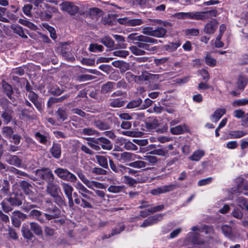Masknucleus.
<instances>
[{
  "instance_id": "7",
  "label": "nucleus",
  "mask_w": 248,
  "mask_h": 248,
  "mask_svg": "<svg viewBox=\"0 0 248 248\" xmlns=\"http://www.w3.org/2000/svg\"><path fill=\"white\" fill-rule=\"evenodd\" d=\"M54 173L64 181L71 183H75L77 181L76 176L66 169L58 168L55 170Z\"/></svg>"
},
{
  "instance_id": "56",
  "label": "nucleus",
  "mask_w": 248,
  "mask_h": 248,
  "mask_svg": "<svg viewBox=\"0 0 248 248\" xmlns=\"http://www.w3.org/2000/svg\"><path fill=\"white\" fill-rule=\"evenodd\" d=\"M246 134V133L243 131H234L229 133V135L232 139L240 138Z\"/></svg>"
},
{
  "instance_id": "53",
  "label": "nucleus",
  "mask_w": 248,
  "mask_h": 248,
  "mask_svg": "<svg viewBox=\"0 0 248 248\" xmlns=\"http://www.w3.org/2000/svg\"><path fill=\"white\" fill-rule=\"evenodd\" d=\"M49 92L54 95H60L63 92V90L57 85H54L49 89Z\"/></svg>"
},
{
  "instance_id": "39",
  "label": "nucleus",
  "mask_w": 248,
  "mask_h": 248,
  "mask_svg": "<svg viewBox=\"0 0 248 248\" xmlns=\"http://www.w3.org/2000/svg\"><path fill=\"white\" fill-rule=\"evenodd\" d=\"M204 154L205 153L204 151L198 150L195 151L192 155L189 156V159L192 161H198L204 155Z\"/></svg>"
},
{
  "instance_id": "23",
  "label": "nucleus",
  "mask_w": 248,
  "mask_h": 248,
  "mask_svg": "<svg viewBox=\"0 0 248 248\" xmlns=\"http://www.w3.org/2000/svg\"><path fill=\"white\" fill-rule=\"evenodd\" d=\"M94 125L99 130L103 131L110 129V126L108 124L101 120H97L94 121Z\"/></svg>"
},
{
  "instance_id": "13",
  "label": "nucleus",
  "mask_w": 248,
  "mask_h": 248,
  "mask_svg": "<svg viewBox=\"0 0 248 248\" xmlns=\"http://www.w3.org/2000/svg\"><path fill=\"white\" fill-rule=\"evenodd\" d=\"M61 10L69 13L71 15H75L79 10L78 7L71 1H64L60 4Z\"/></svg>"
},
{
  "instance_id": "38",
  "label": "nucleus",
  "mask_w": 248,
  "mask_h": 248,
  "mask_svg": "<svg viewBox=\"0 0 248 248\" xmlns=\"http://www.w3.org/2000/svg\"><path fill=\"white\" fill-rule=\"evenodd\" d=\"M166 33V30L163 27H158L153 29L152 36L155 37L161 38L164 36Z\"/></svg>"
},
{
  "instance_id": "8",
  "label": "nucleus",
  "mask_w": 248,
  "mask_h": 248,
  "mask_svg": "<svg viewBox=\"0 0 248 248\" xmlns=\"http://www.w3.org/2000/svg\"><path fill=\"white\" fill-rule=\"evenodd\" d=\"M2 111L1 112V117L4 124H8L13 120L14 111L13 108L6 104H2Z\"/></svg>"
},
{
  "instance_id": "25",
  "label": "nucleus",
  "mask_w": 248,
  "mask_h": 248,
  "mask_svg": "<svg viewBox=\"0 0 248 248\" xmlns=\"http://www.w3.org/2000/svg\"><path fill=\"white\" fill-rule=\"evenodd\" d=\"M147 128L149 130L155 129L158 126V121L154 117L148 118L145 122Z\"/></svg>"
},
{
  "instance_id": "6",
  "label": "nucleus",
  "mask_w": 248,
  "mask_h": 248,
  "mask_svg": "<svg viewBox=\"0 0 248 248\" xmlns=\"http://www.w3.org/2000/svg\"><path fill=\"white\" fill-rule=\"evenodd\" d=\"M35 174L39 179L46 182V184L54 181V175L51 170L48 168L37 169L35 171Z\"/></svg>"
},
{
  "instance_id": "12",
  "label": "nucleus",
  "mask_w": 248,
  "mask_h": 248,
  "mask_svg": "<svg viewBox=\"0 0 248 248\" xmlns=\"http://www.w3.org/2000/svg\"><path fill=\"white\" fill-rule=\"evenodd\" d=\"M24 199L25 197L22 193L16 192L11 194L9 198H6V200L11 206H19L22 205Z\"/></svg>"
},
{
  "instance_id": "61",
  "label": "nucleus",
  "mask_w": 248,
  "mask_h": 248,
  "mask_svg": "<svg viewBox=\"0 0 248 248\" xmlns=\"http://www.w3.org/2000/svg\"><path fill=\"white\" fill-rule=\"evenodd\" d=\"M248 104V98H243L235 100L232 105L234 107L246 105Z\"/></svg>"
},
{
  "instance_id": "16",
  "label": "nucleus",
  "mask_w": 248,
  "mask_h": 248,
  "mask_svg": "<svg viewBox=\"0 0 248 248\" xmlns=\"http://www.w3.org/2000/svg\"><path fill=\"white\" fill-rule=\"evenodd\" d=\"M218 22L216 19H212L207 23L203 28V31L207 34H213L216 31Z\"/></svg>"
},
{
  "instance_id": "2",
  "label": "nucleus",
  "mask_w": 248,
  "mask_h": 248,
  "mask_svg": "<svg viewBox=\"0 0 248 248\" xmlns=\"http://www.w3.org/2000/svg\"><path fill=\"white\" fill-rule=\"evenodd\" d=\"M43 6L46 8L44 10L43 6H39L35 11H33L32 14L34 17L37 19H40L42 21H49L52 17L53 13H57L59 10L57 8L52 6L48 4L44 3Z\"/></svg>"
},
{
  "instance_id": "35",
  "label": "nucleus",
  "mask_w": 248,
  "mask_h": 248,
  "mask_svg": "<svg viewBox=\"0 0 248 248\" xmlns=\"http://www.w3.org/2000/svg\"><path fill=\"white\" fill-rule=\"evenodd\" d=\"M114 38L119 42L116 46L117 48H125L126 47V44L124 43L125 41L124 38L121 35L115 34L113 35Z\"/></svg>"
},
{
  "instance_id": "62",
  "label": "nucleus",
  "mask_w": 248,
  "mask_h": 248,
  "mask_svg": "<svg viewBox=\"0 0 248 248\" xmlns=\"http://www.w3.org/2000/svg\"><path fill=\"white\" fill-rule=\"evenodd\" d=\"M180 45L179 43H170L165 46L166 49L170 51L175 50Z\"/></svg>"
},
{
  "instance_id": "36",
  "label": "nucleus",
  "mask_w": 248,
  "mask_h": 248,
  "mask_svg": "<svg viewBox=\"0 0 248 248\" xmlns=\"http://www.w3.org/2000/svg\"><path fill=\"white\" fill-rule=\"evenodd\" d=\"M206 11L204 12H193V19L205 20L208 19Z\"/></svg>"
},
{
  "instance_id": "20",
  "label": "nucleus",
  "mask_w": 248,
  "mask_h": 248,
  "mask_svg": "<svg viewBox=\"0 0 248 248\" xmlns=\"http://www.w3.org/2000/svg\"><path fill=\"white\" fill-rule=\"evenodd\" d=\"M50 153L56 159H59L61 155V145L57 143H53L50 149Z\"/></svg>"
},
{
  "instance_id": "22",
  "label": "nucleus",
  "mask_w": 248,
  "mask_h": 248,
  "mask_svg": "<svg viewBox=\"0 0 248 248\" xmlns=\"http://www.w3.org/2000/svg\"><path fill=\"white\" fill-rule=\"evenodd\" d=\"M34 137L40 143L45 145H46L48 140H49V137L48 134L43 135L39 132H37L34 134Z\"/></svg>"
},
{
  "instance_id": "47",
  "label": "nucleus",
  "mask_w": 248,
  "mask_h": 248,
  "mask_svg": "<svg viewBox=\"0 0 248 248\" xmlns=\"http://www.w3.org/2000/svg\"><path fill=\"white\" fill-rule=\"evenodd\" d=\"M75 172L77 174L82 182L86 185V186L88 184H90V180L87 179L83 171L80 169H78L76 170H75Z\"/></svg>"
},
{
  "instance_id": "15",
  "label": "nucleus",
  "mask_w": 248,
  "mask_h": 248,
  "mask_svg": "<svg viewBox=\"0 0 248 248\" xmlns=\"http://www.w3.org/2000/svg\"><path fill=\"white\" fill-rule=\"evenodd\" d=\"M26 217L25 214L19 211H14L11 216V221L12 224L15 227L18 228L21 225V220H24Z\"/></svg>"
},
{
  "instance_id": "14",
  "label": "nucleus",
  "mask_w": 248,
  "mask_h": 248,
  "mask_svg": "<svg viewBox=\"0 0 248 248\" xmlns=\"http://www.w3.org/2000/svg\"><path fill=\"white\" fill-rule=\"evenodd\" d=\"M164 214H158L154 216L148 217L140 225L141 228H145L157 223L161 220L164 217Z\"/></svg>"
},
{
  "instance_id": "51",
  "label": "nucleus",
  "mask_w": 248,
  "mask_h": 248,
  "mask_svg": "<svg viewBox=\"0 0 248 248\" xmlns=\"http://www.w3.org/2000/svg\"><path fill=\"white\" fill-rule=\"evenodd\" d=\"M205 62L208 65L214 67L216 65L217 61L209 53H207L205 57Z\"/></svg>"
},
{
  "instance_id": "21",
  "label": "nucleus",
  "mask_w": 248,
  "mask_h": 248,
  "mask_svg": "<svg viewBox=\"0 0 248 248\" xmlns=\"http://www.w3.org/2000/svg\"><path fill=\"white\" fill-rule=\"evenodd\" d=\"M30 216L33 219L38 220L40 223H43L46 222L43 213L38 210L33 209L30 213Z\"/></svg>"
},
{
  "instance_id": "18",
  "label": "nucleus",
  "mask_w": 248,
  "mask_h": 248,
  "mask_svg": "<svg viewBox=\"0 0 248 248\" xmlns=\"http://www.w3.org/2000/svg\"><path fill=\"white\" fill-rule=\"evenodd\" d=\"M60 188L58 185L52 181L46 184V191L50 196H55V195L59 193Z\"/></svg>"
},
{
  "instance_id": "32",
  "label": "nucleus",
  "mask_w": 248,
  "mask_h": 248,
  "mask_svg": "<svg viewBox=\"0 0 248 248\" xmlns=\"http://www.w3.org/2000/svg\"><path fill=\"white\" fill-rule=\"evenodd\" d=\"M11 28L15 33L18 34L22 38L24 39L28 38V36L25 34L24 31L21 26L17 25H14L11 26Z\"/></svg>"
},
{
  "instance_id": "49",
  "label": "nucleus",
  "mask_w": 248,
  "mask_h": 248,
  "mask_svg": "<svg viewBox=\"0 0 248 248\" xmlns=\"http://www.w3.org/2000/svg\"><path fill=\"white\" fill-rule=\"evenodd\" d=\"M142 100L140 98H138L130 101L126 105L127 108H134L139 107L142 103Z\"/></svg>"
},
{
  "instance_id": "3",
  "label": "nucleus",
  "mask_w": 248,
  "mask_h": 248,
  "mask_svg": "<svg viewBox=\"0 0 248 248\" xmlns=\"http://www.w3.org/2000/svg\"><path fill=\"white\" fill-rule=\"evenodd\" d=\"M86 139L88 141H91L88 142V144L95 151H99L101 148L105 150H110L112 149V143L105 137H101L96 139L87 138Z\"/></svg>"
},
{
  "instance_id": "33",
  "label": "nucleus",
  "mask_w": 248,
  "mask_h": 248,
  "mask_svg": "<svg viewBox=\"0 0 248 248\" xmlns=\"http://www.w3.org/2000/svg\"><path fill=\"white\" fill-rule=\"evenodd\" d=\"M189 237H191L192 242L195 244L200 245L204 243L203 240L200 238V235L197 232H189L188 233Z\"/></svg>"
},
{
  "instance_id": "4",
  "label": "nucleus",
  "mask_w": 248,
  "mask_h": 248,
  "mask_svg": "<svg viewBox=\"0 0 248 248\" xmlns=\"http://www.w3.org/2000/svg\"><path fill=\"white\" fill-rule=\"evenodd\" d=\"M32 232L36 235L40 236L43 234L41 226L36 222L30 223V228L27 225H23L21 228V232L24 238L28 240H32L34 235Z\"/></svg>"
},
{
  "instance_id": "57",
  "label": "nucleus",
  "mask_w": 248,
  "mask_h": 248,
  "mask_svg": "<svg viewBox=\"0 0 248 248\" xmlns=\"http://www.w3.org/2000/svg\"><path fill=\"white\" fill-rule=\"evenodd\" d=\"M134 155L132 153L129 152H124L122 153V160L121 162H125L131 160Z\"/></svg>"
},
{
  "instance_id": "1",
  "label": "nucleus",
  "mask_w": 248,
  "mask_h": 248,
  "mask_svg": "<svg viewBox=\"0 0 248 248\" xmlns=\"http://www.w3.org/2000/svg\"><path fill=\"white\" fill-rule=\"evenodd\" d=\"M128 38L133 41L135 46L130 47L131 52L135 55H144L146 52L144 50L153 52L157 49L156 46H152L153 44H156L158 41L153 38L143 35H139L137 33H130Z\"/></svg>"
},
{
  "instance_id": "5",
  "label": "nucleus",
  "mask_w": 248,
  "mask_h": 248,
  "mask_svg": "<svg viewBox=\"0 0 248 248\" xmlns=\"http://www.w3.org/2000/svg\"><path fill=\"white\" fill-rule=\"evenodd\" d=\"M33 184L25 180L21 181L19 183V186L29 200L32 202H35L37 198L36 193L33 191L34 189Z\"/></svg>"
},
{
  "instance_id": "46",
  "label": "nucleus",
  "mask_w": 248,
  "mask_h": 248,
  "mask_svg": "<svg viewBox=\"0 0 248 248\" xmlns=\"http://www.w3.org/2000/svg\"><path fill=\"white\" fill-rule=\"evenodd\" d=\"M76 188L78 190V193H87L88 194H92L93 192L89 190L84 186L80 182H78L75 186Z\"/></svg>"
},
{
  "instance_id": "29",
  "label": "nucleus",
  "mask_w": 248,
  "mask_h": 248,
  "mask_svg": "<svg viewBox=\"0 0 248 248\" xmlns=\"http://www.w3.org/2000/svg\"><path fill=\"white\" fill-rule=\"evenodd\" d=\"M248 78L244 75H240L239 76L237 81V86L238 89L243 90L246 86L248 83Z\"/></svg>"
},
{
  "instance_id": "30",
  "label": "nucleus",
  "mask_w": 248,
  "mask_h": 248,
  "mask_svg": "<svg viewBox=\"0 0 248 248\" xmlns=\"http://www.w3.org/2000/svg\"><path fill=\"white\" fill-rule=\"evenodd\" d=\"M226 109L224 108H218L212 115V120L215 122H217L222 116L225 113Z\"/></svg>"
},
{
  "instance_id": "60",
  "label": "nucleus",
  "mask_w": 248,
  "mask_h": 248,
  "mask_svg": "<svg viewBox=\"0 0 248 248\" xmlns=\"http://www.w3.org/2000/svg\"><path fill=\"white\" fill-rule=\"evenodd\" d=\"M236 200L238 205L242 208H244L248 203V200L244 197H239Z\"/></svg>"
},
{
  "instance_id": "34",
  "label": "nucleus",
  "mask_w": 248,
  "mask_h": 248,
  "mask_svg": "<svg viewBox=\"0 0 248 248\" xmlns=\"http://www.w3.org/2000/svg\"><path fill=\"white\" fill-rule=\"evenodd\" d=\"M143 159L145 160L144 161L145 163H146V166L149 165H155L158 161V159L156 156L150 155L144 156Z\"/></svg>"
},
{
  "instance_id": "58",
  "label": "nucleus",
  "mask_w": 248,
  "mask_h": 248,
  "mask_svg": "<svg viewBox=\"0 0 248 248\" xmlns=\"http://www.w3.org/2000/svg\"><path fill=\"white\" fill-rule=\"evenodd\" d=\"M103 48V46L101 45L97 44H92L90 45L89 50L91 52L102 51Z\"/></svg>"
},
{
  "instance_id": "64",
  "label": "nucleus",
  "mask_w": 248,
  "mask_h": 248,
  "mask_svg": "<svg viewBox=\"0 0 248 248\" xmlns=\"http://www.w3.org/2000/svg\"><path fill=\"white\" fill-rule=\"evenodd\" d=\"M124 148L128 150H136L138 149V147L135 144L131 141H126V140H124Z\"/></svg>"
},
{
  "instance_id": "31",
  "label": "nucleus",
  "mask_w": 248,
  "mask_h": 248,
  "mask_svg": "<svg viewBox=\"0 0 248 248\" xmlns=\"http://www.w3.org/2000/svg\"><path fill=\"white\" fill-rule=\"evenodd\" d=\"M80 134L86 136H99L100 135V132L92 127H86L82 129L80 131Z\"/></svg>"
},
{
  "instance_id": "37",
  "label": "nucleus",
  "mask_w": 248,
  "mask_h": 248,
  "mask_svg": "<svg viewBox=\"0 0 248 248\" xmlns=\"http://www.w3.org/2000/svg\"><path fill=\"white\" fill-rule=\"evenodd\" d=\"M114 82L108 81L102 86L101 92L103 93H109L114 88Z\"/></svg>"
},
{
  "instance_id": "59",
  "label": "nucleus",
  "mask_w": 248,
  "mask_h": 248,
  "mask_svg": "<svg viewBox=\"0 0 248 248\" xmlns=\"http://www.w3.org/2000/svg\"><path fill=\"white\" fill-rule=\"evenodd\" d=\"M90 201L87 199H80V203L78 205L83 208H92L93 205Z\"/></svg>"
},
{
  "instance_id": "26",
  "label": "nucleus",
  "mask_w": 248,
  "mask_h": 248,
  "mask_svg": "<svg viewBox=\"0 0 248 248\" xmlns=\"http://www.w3.org/2000/svg\"><path fill=\"white\" fill-rule=\"evenodd\" d=\"M100 42L109 48L110 49H113L115 46L114 41L110 37L108 36H104L100 39Z\"/></svg>"
},
{
  "instance_id": "54",
  "label": "nucleus",
  "mask_w": 248,
  "mask_h": 248,
  "mask_svg": "<svg viewBox=\"0 0 248 248\" xmlns=\"http://www.w3.org/2000/svg\"><path fill=\"white\" fill-rule=\"evenodd\" d=\"M125 229V226L123 224H120L118 225L117 228H115L112 229L111 233L109 235L108 237L114 236L115 235L120 233L121 232L124 231Z\"/></svg>"
},
{
  "instance_id": "52",
  "label": "nucleus",
  "mask_w": 248,
  "mask_h": 248,
  "mask_svg": "<svg viewBox=\"0 0 248 248\" xmlns=\"http://www.w3.org/2000/svg\"><path fill=\"white\" fill-rule=\"evenodd\" d=\"M124 186H123L111 185L108 187V190L110 193H118L121 192L124 189Z\"/></svg>"
},
{
  "instance_id": "17",
  "label": "nucleus",
  "mask_w": 248,
  "mask_h": 248,
  "mask_svg": "<svg viewBox=\"0 0 248 248\" xmlns=\"http://www.w3.org/2000/svg\"><path fill=\"white\" fill-rule=\"evenodd\" d=\"M6 162L10 165L20 168L22 166V160L17 155L8 154L6 155Z\"/></svg>"
},
{
  "instance_id": "41",
  "label": "nucleus",
  "mask_w": 248,
  "mask_h": 248,
  "mask_svg": "<svg viewBox=\"0 0 248 248\" xmlns=\"http://www.w3.org/2000/svg\"><path fill=\"white\" fill-rule=\"evenodd\" d=\"M1 132H2L3 136L5 138L9 140V139H11L12 136H13V133H14V131H13V128L11 127L6 126H4L2 128Z\"/></svg>"
},
{
  "instance_id": "11",
  "label": "nucleus",
  "mask_w": 248,
  "mask_h": 248,
  "mask_svg": "<svg viewBox=\"0 0 248 248\" xmlns=\"http://www.w3.org/2000/svg\"><path fill=\"white\" fill-rule=\"evenodd\" d=\"M61 185L62 190L68 199V205L71 208L74 206V200L72 198V192L74 190L73 186L69 183L62 182Z\"/></svg>"
},
{
  "instance_id": "63",
  "label": "nucleus",
  "mask_w": 248,
  "mask_h": 248,
  "mask_svg": "<svg viewBox=\"0 0 248 248\" xmlns=\"http://www.w3.org/2000/svg\"><path fill=\"white\" fill-rule=\"evenodd\" d=\"M7 202H8L6 201L5 199L1 203L2 209L5 213H8L13 210L12 207L9 205Z\"/></svg>"
},
{
  "instance_id": "10",
  "label": "nucleus",
  "mask_w": 248,
  "mask_h": 248,
  "mask_svg": "<svg viewBox=\"0 0 248 248\" xmlns=\"http://www.w3.org/2000/svg\"><path fill=\"white\" fill-rule=\"evenodd\" d=\"M45 211L48 213H44V216L48 220L58 218L60 217L61 211L55 205H52L51 206H46Z\"/></svg>"
},
{
  "instance_id": "19",
  "label": "nucleus",
  "mask_w": 248,
  "mask_h": 248,
  "mask_svg": "<svg viewBox=\"0 0 248 248\" xmlns=\"http://www.w3.org/2000/svg\"><path fill=\"white\" fill-rule=\"evenodd\" d=\"M2 87L4 90V93L6 96L12 102H15L16 98L13 95L14 94V91L12 87L9 84L4 81L2 82Z\"/></svg>"
},
{
  "instance_id": "48",
  "label": "nucleus",
  "mask_w": 248,
  "mask_h": 248,
  "mask_svg": "<svg viewBox=\"0 0 248 248\" xmlns=\"http://www.w3.org/2000/svg\"><path fill=\"white\" fill-rule=\"evenodd\" d=\"M221 230L226 236L230 238L232 237V229L230 226L227 225H224L221 227Z\"/></svg>"
},
{
  "instance_id": "42",
  "label": "nucleus",
  "mask_w": 248,
  "mask_h": 248,
  "mask_svg": "<svg viewBox=\"0 0 248 248\" xmlns=\"http://www.w3.org/2000/svg\"><path fill=\"white\" fill-rule=\"evenodd\" d=\"M95 158L97 160L98 163L102 167L107 169L108 168V163L107 158L103 155H96Z\"/></svg>"
},
{
  "instance_id": "50",
  "label": "nucleus",
  "mask_w": 248,
  "mask_h": 248,
  "mask_svg": "<svg viewBox=\"0 0 248 248\" xmlns=\"http://www.w3.org/2000/svg\"><path fill=\"white\" fill-rule=\"evenodd\" d=\"M128 165L129 167L138 169H140L146 167V163H145L144 161L141 160H138L130 163L128 164Z\"/></svg>"
},
{
  "instance_id": "40",
  "label": "nucleus",
  "mask_w": 248,
  "mask_h": 248,
  "mask_svg": "<svg viewBox=\"0 0 248 248\" xmlns=\"http://www.w3.org/2000/svg\"><path fill=\"white\" fill-rule=\"evenodd\" d=\"M185 125H179L175 127L170 128V132L173 135H179L184 133L186 129Z\"/></svg>"
},
{
  "instance_id": "44",
  "label": "nucleus",
  "mask_w": 248,
  "mask_h": 248,
  "mask_svg": "<svg viewBox=\"0 0 248 248\" xmlns=\"http://www.w3.org/2000/svg\"><path fill=\"white\" fill-rule=\"evenodd\" d=\"M175 16L178 19H193V12H180L176 13Z\"/></svg>"
},
{
  "instance_id": "43",
  "label": "nucleus",
  "mask_w": 248,
  "mask_h": 248,
  "mask_svg": "<svg viewBox=\"0 0 248 248\" xmlns=\"http://www.w3.org/2000/svg\"><path fill=\"white\" fill-rule=\"evenodd\" d=\"M54 198V202L57 204L59 207L63 206H66V204L65 202V199L63 196L57 194L55 195V196H52Z\"/></svg>"
},
{
  "instance_id": "27",
  "label": "nucleus",
  "mask_w": 248,
  "mask_h": 248,
  "mask_svg": "<svg viewBox=\"0 0 248 248\" xmlns=\"http://www.w3.org/2000/svg\"><path fill=\"white\" fill-rule=\"evenodd\" d=\"M125 101L122 98L110 99L108 106L112 108H120L124 106Z\"/></svg>"
},
{
  "instance_id": "28",
  "label": "nucleus",
  "mask_w": 248,
  "mask_h": 248,
  "mask_svg": "<svg viewBox=\"0 0 248 248\" xmlns=\"http://www.w3.org/2000/svg\"><path fill=\"white\" fill-rule=\"evenodd\" d=\"M58 120L64 121L68 118V112L66 108H59L56 112Z\"/></svg>"
},
{
  "instance_id": "9",
  "label": "nucleus",
  "mask_w": 248,
  "mask_h": 248,
  "mask_svg": "<svg viewBox=\"0 0 248 248\" xmlns=\"http://www.w3.org/2000/svg\"><path fill=\"white\" fill-rule=\"evenodd\" d=\"M178 186L176 184H171L169 185L162 186L152 189L150 193L154 196L159 195L172 191L177 188Z\"/></svg>"
},
{
  "instance_id": "24",
  "label": "nucleus",
  "mask_w": 248,
  "mask_h": 248,
  "mask_svg": "<svg viewBox=\"0 0 248 248\" xmlns=\"http://www.w3.org/2000/svg\"><path fill=\"white\" fill-rule=\"evenodd\" d=\"M6 171L17 175V177L19 178H21V176H24L26 177H29V175L27 173L13 167L8 166Z\"/></svg>"
},
{
  "instance_id": "45",
  "label": "nucleus",
  "mask_w": 248,
  "mask_h": 248,
  "mask_svg": "<svg viewBox=\"0 0 248 248\" xmlns=\"http://www.w3.org/2000/svg\"><path fill=\"white\" fill-rule=\"evenodd\" d=\"M124 182L125 184L128 185L130 186H133L138 184V182H143V181L136 180V178L134 179L128 176L124 175Z\"/></svg>"
},
{
  "instance_id": "55",
  "label": "nucleus",
  "mask_w": 248,
  "mask_h": 248,
  "mask_svg": "<svg viewBox=\"0 0 248 248\" xmlns=\"http://www.w3.org/2000/svg\"><path fill=\"white\" fill-rule=\"evenodd\" d=\"M87 186L91 189H93V187L100 189L105 188L103 184L94 181H90V184H88Z\"/></svg>"
}]
</instances>
